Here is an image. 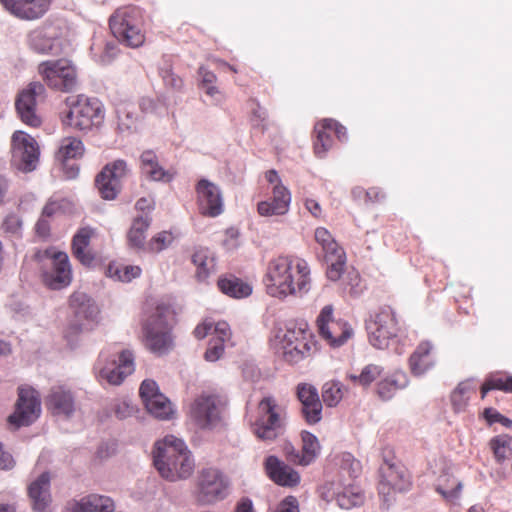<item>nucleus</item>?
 <instances>
[{
	"mask_svg": "<svg viewBox=\"0 0 512 512\" xmlns=\"http://www.w3.org/2000/svg\"><path fill=\"white\" fill-rule=\"evenodd\" d=\"M140 168L142 174L151 181L170 182L174 175L169 170L164 169L158 156L153 150H146L140 156Z\"/></svg>",
	"mask_w": 512,
	"mask_h": 512,
	"instance_id": "7c9ffc66",
	"label": "nucleus"
},
{
	"mask_svg": "<svg viewBox=\"0 0 512 512\" xmlns=\"http://www.w3.org/2000/svg\"><path fill=\"white\" fill-rule=\"evenodd\" d=\"M249 107L251 112L250 123L252 127L264 132L267 129V111L255 99L249 101Z\"/></svg>",
	"mask_w": 512,
	"mask_h": 512,
	"instance_id": "3c124183",
	"label": "nucleus"
},
{
	"mask_svg": "<svg viewBox=\"0 0 512 512\" xmlns=\"http://www.w3.org/2000/svg\"><path fill=\"white\" fill-rule=\"evenodd\" d=\"M512 437L507 434H500L490 439L488 445L498 463L512 458Z\"/></svg>",
	"mask_w": 512,
	"mask_h": 512,
	"instance_id": "79ce46f5",
	"label": "nucleus"
},
{
	"mask_svg": "<svg viewBox=\"0 0 512 512\" xmlns=\"http://www.w3.org/2000/svg\"><path fill=\"white\" fill-rule=\"evenodd\" d=\"M71 313L78 320H92L98 313L95 301L84 292H74L69 298Z\"/></svg>",
	"mask_w": 512,
	"mask_h": 512,
	"instance_id": "473e14b6",
	"label": "nucleus"
},
{
	"mask_svg": "<svg viewBox=\"0 0 512 512\" xmlns=\"http://www.w3.org/2000/svg\"><path fill=\"white\" fill-rule=\"evenodd\" d=\"M302 414L308 424H316L322 419V402L302 405Z\"/></svg>",
	"mask_w": 512,
	"mask_h": 512,
	"instance_id": "680f3d73",
	"label": "nucleus"
},
{
	"mask_svg": "<svg viewBox=\"0 0 512 512\" xmlns=\"http://www.w3.org/2000/svg\"><path fill=\"white\" fill-rule=\"evenodd\" d=\"M314 237L321 246L324 260L327 263V277L333 281L338 280L346 263L344 250L338 245L329 230L324 227L316 228Z\"/></svg>",
	"mask_w": 512,
	"mask_h": 512,
	"instance_id": "9b49d317",
	"label": "nucleus"
},
{
	"mask_svg": "<svg viewBox=\"0 0 512 512\" xmlns=\"http://www.w3.org/2000/svg\"><path fill=\"white\" fill-rule=\"evenodd\" d=\"M114 510V501L108 496L98 494L85 496L71 506V512H113Z\"/></svg>",
	"mask_w": 512,
	"mask_h": 512,
	"instance_id": "72a5a7b5",
	"label": "nucleus"
},
{
	"mask_svg": "<svg viewBox=\"0 0 512 512\" xmlns=\"http://www.w3.org/2000/svg\"><path fill=\"white\" fill-rule=\"evenodd\" d=\"M366 329L370 343L378 349L387 348L401 334L398 322H368Z\"/></svg>",
	"mask_w": 512,
	"mask_h": 512,
	"instance_id": "c85d7f7f",
	"label": "nucleus"
},
{
	"mask_svg": "<svg viewBox=\"0 0 512 512\" xmlns=\"http://www.w3.org/2000/svg\"><path fill=\"white\" fill-rule=\"evenodd\" d=\"M273 512H299L298 500L294 496H287Z\"/></svg>",
	"mask_w": 512,
	"mask_h": 512,
	"instance_id": "338daca9",
	"label": "nucleus"
},
{
	"mask_svg": "<svg viewBox=\"0 0 512 512\" xmlns=\"http://www.w3.org/2000/svg\"><path fill=\"white\" fill-rule=\"evenodd\" d=\"M27 43L38 54L57 55L63 50L61 29L52 23H44L29 32Z\"/></svg>",
	"mask_w": 512,
	"mask_h": 512,
	"instance_id": "2eb2a0df",
	"label": "nucleus"
},
{
	"mask_svg": "<svg viewBox=\"0 0 512 512\" xmlns=\"http://www.w3.org/2000/svg\"><path fill=\"white\" fill-rule=\"evenodd\" d=\"M112 409L119 419H126L136 412L135 406L128 397L115 399L112 404Z\"/></svg>",
	"mask_w": 512,
	"mask_h": 512,
	"instance_id": "5fc2aeb1",
	"label": "nucleus"
},
{
	"mask_svg": "<svg viewBox=\"0 0 512 512\" xmlns=\"http://www.w3.org/2000/svg\"><path fill=\"white\" fill-rule=\"evenodd\" d=\"M199 77L201 88L204 90L205 94L217 100L218 97L221 96V92L218 90L217 87L213 85V83L216 81L215 74L204 67H200Z\"/></svg>",
	"mask_w": 512,
	"mask_h": 512,
	"instance_id": "603ef678",
	"label": "nucleus"
},
{
	"mask_svg": "<svg viewBox=\"0 0 512 512\" xmlns=\"http://www.w3.org/2000/svg\"><path fill=\"white\" fill-rule=\"evenodd\" d=\"M117 52V45L114 42H107L103 52L99 56L94 54V58L100 64L105 65L110 63L116 57Z\"/></svg>",
	"mask_w": 512,
	"mask_h": 512,
	"instance_id": "69168bd1",
	"label": "nucleus"
},
{
	"mask_svg": "<svg viewBox=\"0 0 512 512\" xmlns=\"http://www.w3.org/2000/svg\"><path fill=\"white\" fill-rule=\"evenodd\" d=\"M435 365L434 347L429 341H422L409 357V367L413 375L420 376Z\"/></svg>",
	"mask_w": 512,
	"mask_h": 512,
	"instance_id": "c756f323",
	"label": "nucleus"
},
{
	"mask_svg": "<svg viewBox=\"0 0 512 512\" xmlns=\"http://www.w3.org/2000/svg\"><path fill=\"white\" fill-rule=\"evenodd\" d=\"M318 351L315 336L306 329L303 335L296 338L293 344L284 346V350L279 352L283 359L290 364H297L300 361L312 357Z\"/></svg>",
	"mask_w": 512,
	"mask_h": 512,
	"instance_id": "412c9836",
	"label": "nucleus"
},
{
	"mask_svg": "<svg viewBox=\"0 0 512 512\" xmlns=\"http://www.w3.org/2000/svg\"><path fill=\"white\" fill-rule=\"evenodd\" d=\"M343 398V389L340 382L329 381L322 387V401L329 407L336 406Z\"/></svg>",
	"mask_w": 512,
	"mask_h": 512,
	"instance_id": "09e8293b",
	"label": "nucleus"
},
{
	"mask_svg": "<svg viewBox=\"0 0 512 512\" xmlns=\"http://www.w3.org/2000/svg\"><path fill=\"white\" fill-rule=\"evenodd\" d=\"M405 376L395 374L390 378L380 381L377 385V392L383 400H389L398 389L405 386Z\"/></svg>",
	"mask_w": 512,
	"mask_h": 512,
	"instance_id": "a18cd8bd",
	"label": "nucleus"
},
{
	"mask_svg": "<svg viewBox=\"0 0 512 512\" xmlns=\"http://www.w3.org/2000/svg\"><path fill=\"white\" fill-rule=\"evenodd\" d=\"M118 129L121 132L130 131L136 127L137 116L126 107L117 110Z\"/></svg>",
	"mask_w": 512,
	"mask_h": 512,
	"instance_id": "bf43d9fd",
	"label": "nucleus"
},
{
	"mask_svg": "<svg viewBox=\"0 0 512 512\" xmlns=\"http://www.w3.org/2000/svg\"><path fill=\"white\" fill-rule=\"evenodd\" d=\"M379 494L385 501L396 492H403L410 488L411 480L407 469L399 463L384 461L380 467Z\"/></svg>",
	"mask_w": 512,
	"mask_h": 512,
	"instance_id": "4468645a",
	"label": "nucleus"
},
{
	"mask_svg": "<svg viewBox=\"0 0 512 512\" xmlns=\"http://www.w3.org/2000/svg\"><path fill=\"white\" fill-rule=\"evenodd\" d=\"M190 417L200 428L212 426L219 418L215 397L203 394L196 398L190 408Z\"/></svg>",
	"mask_w": 512,
	"mask_h": 512,
	"instance_id": "5701e85b",
	"label": "nucleus"
},
{
	"mask_svg": "<svg viewBox=\"0 0 512 512\" xmlns=\"http://www.w3.org/2000/svg\"><path fill=\"white\" fill-rule=\"evenodd\" d=\"M302 446L298 451L294 447L286 450L287 459L300 466H308L313 463L320 453V444L315 435L308 431L301 432Z\"/></svg>",
	"mask_w": 512,
	"mask_h": 512,
	"instance_id": "b1692460",
	"label": "nucleus"
},
{
	"mask_svg": "<svg viewBox=\"0 0 512 512\" xmlns=\"http://www.w3.org/2000/svg\"><path fill=\"white\" fill-rule=\"evenodd\" d=\"M1 227L10 237L20 238L22 236L23 221L22 218L15 213L8 214L4 218Z\"/></svg>",
	"mask_w": 512,
	"mask_h": 512,
	"instance_id": "864d4df0",
	"label": "nucleus"
},
{
	"mask_svg": "<svg viewBox=\"0 0 512 512\" xmlns=\"http://www.w3.org/2000/svg\"><path fill=\"white\" fill-rule=\"evenodd\" d=\"M265 285L274 297L302 295L311 288V271L307 261L293 255L272 259L267 267Z\"/></svg>",
	"mask_w": 512,
	"mask_h": 512,
	"instance_id": "f257e3e1",
	"label": "nucleus"
},
{
	"mask_svg": "<svg viewBox=\"0 0 512 512\" xmlns=\"http://www.w3.org/2000/svg\"><path fill=\"white\" fill-rule=\"evenodd\" d=\"M104 119L102 103L97 98H88L84 95L70 104L69 111L63 119V124L79 131H89L99 126Z\"/></svg>",
	"mask_w": 512,
	"mask_h": 512,
	"instance_id": "0eeeda50",
	"label": "nucleus"
},
{
	"mask_svg": "<svg viewBox=\"0 0 512 512\" xmlns=\"http://www.w3.org/2000/svg\"><path fill=\"white\" fill-rule=\"evenodd\" d=\"M53 269L44 274V282L51 289L66 287L71 282V268L65 252H55L52 256Z\"/></svg>",
	"mask_w": 512,
	"mask_h": 512,
	"instance_id": "393cba45",
	"label": "nucleus"
},
{
	"mask_svg": "<svg viewBox=\"0 0 512 512\" xmlns=\"http://www.w3.org/2000/svg\"><path fill=\"white\" fill-rule=\"evenodd\" d=\"M172 235L167 231H162L154 236L147 245L149 251L160 252L167 248L172 242Z\"/></svg>",
	"mask_w": 512,
	"mask_h": 512,
	"instance_id": "e2e57ef3",
	"label": "nucleus"
},
{
	"mask_svg": "<svg viewBox=\"0 0 512 512\" xmlns=\"http://www.w3.org/2000/svg\"><path fill=\"white\" fill-rule=\"evenodd\" d=\"M325 125H328L330 131L333 134V137H336L340 141H344L347 139V131L346 128L333 119H325Z\"/></svg>",
	"mask_w": 512,
	"mask_h": 512,
	"instance_id": "774afa93",
	"label": "nucleus"
},
{
	"mask_svg": "<svg viewBox=\"0 0 512 512\" xmlns=\"http://www.w3.org/2000/svg\"><path fill=\"white\" fill-rule=\"evenodd\" d=\"M50 480V474L43 472L28 486V495L36 512H46L51 503Z\"/></svg>",
	"mask_w": 512,
	"mask_h": 512,
	"instance_id": "cd10ccee",
	"label": "nucleus"
},
{
	"mask_svg": "<svg viewBox=\"0 0 512 512\" xmlns=\"http://www.w3.org/2000/svg\"><path fill=\"white\" fill-rule=\"evenodd\" d=\"M151 222L152 218L147 213L139 215L133 220L127 233V240L130 248L137 251L146 249V232L150 227Z\"/></svg>",
	"mask_w": 512,
	"mask_h": 512,
	"instance_id": "f704fd0d",
	"label": "nucleus"
},
{
	"mask_svg": "<svg viewBox=\"0 0 512 512\" xmlns=\"http://www.w3.org/2000/svg\"><path fill=\"white\" fill-rule=\"evenodd\" d=\"M134 371L135 355L130 349H123L110 355L102 354L95 365L99 381L115 386L120 385Z\"/></svg>",
	"mask_w": 512,
	"mask_h": 512,
	"instance_id": "39448f33",
	"label": "nucleus"
},
{
	"mask_svg": "<svg viewBox=\"0 0 512 512\" xmlns=\"http://www.w3.org/2000/svg\"><path fill=\"white\" fill-rule=\"evenodd\" d=\"M141 341L148 351L157 356L169 353L174 347V337L165 322H146Z\"/></svg>",
	"mask_w": 512,
	"mask_h": 512,
	"instance_id": "f3484780",
	"label": "nucleus"
},
{
	"mask_svg": "<svg viewBox=\"0 0 512 512\" xmlns=\"http://www.w3.org/2000/svg\"><path fill=\"white\" fill-rule=\"evenodd\" d=\"M93 233V229L83 227L77 231L72 239L73 255L85 266H89L94 260L92 254L87 250Z\"/></svg>",
	"mask_w": 512,
	"mask_h": 512,
	"instance_id": "c9c22d12",
	"label": "nucleus"
},
{
	"mask_svg": "<svg viewBox=\"0 0 512 512\" xmlns=\"http://www.w3.org/2000/svg\"><path fill=\"white\" fill-rule=\"evenodd\" d=\"M126 161L117 159L108 163L96 176L95 185L105 200H114L121 191L123 182L130 176Z\"/></svg>",
	"mask_w": 512,
	"mask_h": 512,
	"instance_id": "9d476101",
	"label": "nucleus"
},
{
	"mask_svg": "<svg viewBox=\"0 0 512 512\" xmlns=\"http://www.w3.org/2000/svg\"><path fill=\"white\" fill-rule=\"evenodd\" d=\"M483 417L489 425L500 423L505 427H512V420L500 414L496 409L489 407L483 411Z\"/></svg>",
	"mask_w": 512,
	"mask_h": 512,
	"instance_id": "0e129e2a",
	"label": "nucleus"
},
{
	"mask_svg": "<svg viewBox=\"0 0 512 512\" xmlns=\"http://www.w3.org/2000/svg\"><path fill=\"white\" fill-rule=\"evenodd\" d=\"M46 89L38 81L31 82L21 90L15 101L16 111L23 123L31 127L41 124V117L37 113V101L44 98Z\"/></svg>",
	"mask_w": 512,
	"mask_h": 512,
	"instance_id": "ddd939ff",
	"label": "nucleus"
},
{
	"mask_svg": "<svg viewBox=\"0 0 512 512\" xmlns=\"http://www.w3.org/2000/svg\"><path fill=\"white\" fill-rule=\"evenodd\" d=\"M46 406L54 415L70 417L75 412V399L64 386H54L46 397Z\"/></svg>",
	"mask_w": 512,
	"mask_h": 512,
	"instance_id": "bb28decb",
	"label": "nucleus"
},
{
	"mask_svg": "<svg viewBox=\"0 0 512 512\" xmlns=\"http://www.w3.org/2000/svg\"><path fill=\"white\" fill-rule=\"evenodd\" d=\"M144 311L149 313L153 320H168L175 315V309L170 298H148Z\"/></svg>",
	"mask_w": 512,
	"mask_h": 512,
	"instance_id": "58836bf2",
	"label": "nucleus"
},
{
	"mask_svg": "<svg viewBox=\"0 0 512 512\" xmlns=\"http://www.w3.org/2000/svg\"><path fill=\"white\" fill-rule=\"evenodd\" d=\"M306 329L307 322H277L269 338L270 347L279 353L287 344H293Z\"/></svg>",
	"mask_w": 512,
	"mask_h": 512,
	"instance_id": "4be33fe9",
	"label": "nucleus"
},
{
	"mask_svg": "<svg viewBox=\"0 0 512 512\" xmlns=\"http://www.w3.org/2000/svg\"><path fill=\"white\" fill-rule=\"evenodd\" d=\"M336 501L341 508L351 509L363 504L364 495L357 486L351 485L337 493Z\"/></svg>",
	"mask_w": 512,
	"mask_h": 512,
	"instance_id": "37998d69",
	"label": "nucleus"
},
{
	"mask_svg": "<svg viewBox=\"0 0 512 512\" xmlns=\"http://www.w3.org/2000/svg\"><path fill=\"white\" fill-rule=\"evenodd\" d=\"M52 0H0L12 15L23 20L41 18L49 9Z\"/></svg>",
	"mask_w": 512,
	"mask_h": 512,
	"instance_id": "aec40b11",
	"label": "nucleus"
},
{
	"mask_svg": "<svg viewBox=\"0 0 512 512\" xmlns=\"http://www.w3.org/2000/svg\"><path fill=\"white\" fill-rule=\"evenodd\" d=\"M224 354V338L221 336V333L212 338L209 341L208 348L205 352L204 358L206 361L215 362L219 360Z\"/></svg>",
	"mask_w": 512,
	"mask_h": 512,
	"instance_id": "4d7b16f0",
	"label": "nucleus"
},
{
	"mask_svg": "<svg viewBox=\"0 0 512 512\" xmlns=\"http://www.w3.org/2000/svg\"><path fill=\"white\" fill-rule=\"evenodd\" d=\"M291 202L289 190L282 184L274 185L271 200L261 201L257 211L261 216L284 215L288 212Z\"/></svg>",
	"mask_w": 512,
	"mask_h": 512,
	"instance_id": "a878e982",
	"label": "nucleus"
},
{
	"mask_svg": "<svg viewBox=\"0 0 512 512\" xmlns=\"http://www.w3.org/2000/svg\"><path fill=\"white\" fill-rule=\"evenodd\" d=\"M256 418L251 425L254 435L262 441H274L285 427V411L272 396L264 397L257 405Z\"/></svg>",
	"mask_w": 512,
	"mask_h": 512,
	"instance_id": "7ed1b4c3",
	"label": "nucleus"
},
{
	"mask_svg": "<svg viewBox=\"0 0 512 512\" xmlns=\"http://www.w3.org/2000/svg\"><path fill=\"white\" fill-rule=\"evenodd\" d=\"M491 390L512 393V375L500 371L489 374L481 386V398L484 399Z\"/></svg>",
	"mask_w": 512,
	"mask_h": 512,
	"instance_id": "ea45409f",
	"label": "nucleus"
},
{
	"mask_svg": "<svg viewBox=\"0 0 512 512\" xmlns=\"http://www.w3.org/2000/svg\"><path fill=\"white\" fill-rule=\"evenodd\" d=\"M84 154V145L76 137H65L60 140L55 158L60 163L68 162L82 157Z\"/></svg>",
	"mask_w": 512,
	"mask_h": 512,
	"instance_id": "4c0bfd02",
	"label": "nucleus"
},
{
	"mask_svg": "<svg viewBox=\"0 0 512 512\" xmlns=\"http://www.w3.org/2000/svg\"><path fill=\"white\" fill-rule=\"evenodd\" d=\"M11 164L22 172H31L39 162V147L36 140L23 131H16L11 140Z\"/></svg>",
	"mask_w": 512,
	"mask_h": 512,
	"instance_id": "1a4fd4ad",
	"label": "nucleus"
},
{
	"mask_svg": "<svg viewBox=\"0 0 512 512\" xmlns=\"http://www.w3.org/2000/svg\"><path fill=\"white\" fill-rule=\"evenodd\" d=\"M194 497L202 506L214 505L224 497V473L220 467L207 465L198 471Z\"/></svg>",
	"mask_w": 512,
	"mask_h": 512,
	"instance_id": "6e6552de",
	"label": "nucleus"
},
{
	"mask_svg": "<svg viewBox=\"0 0 512 512\" xmlns=\"http://www.w3.org/2000/svg\"><path fill=\"white\" fill-rule=\"evenodd\" d=\"M41 414L38 392L32 387H19L14 412L8 417L11 426L19 428L35 422Z\"/></svg>",
	"mask_w": 512,
	"mask_h": 512,
	"instance_id": "f8f14e48",
	"label": "nucleus"
},
{
	"mask_svg": "<svg viewBox=\"0 0 512 512\" xmlns=\"http://www.w3.org/2000/svg\"><path fill=\"white\" fill-rule=\"evenodd\" d=\"M192 263L196 267V278L200 282L205 281L215 272V257L209 249L200 248L196 250L192 255Z\"/></svg>",
	"mask_w": 512,
	"mask_h": 512,
	"instance_id": "e433bc0d",
	"label": "nucleus"
},
{
	"mask_svg": "<svg viewBox=\"0 0 512 512\" xmlns=\"http://www.w3.org/2000/svg\"><path fill=\"white\" fill-rule=\"evenodd\" d=\"M297 398L301 404L321 402L317 389L308 383H300L297 386Z\"/></svg>",
	"mask_w": 512,
	"mask_h": 512,
	"instance_id": "13d9d810",
	"label": "nucleus"
},
{
	"mask_svg": "<svg viewBox=\"0 0 512 512\" xmlns=\"http://www.w3.org/2000/svg\"><path fill=\"white\" fill-rule=\"evenodd\" d=\"M160 76L163 79L165 86L175 90L180 91L183 87V81L180 77L174 74L170 64L165 62L159 70Z\"/></svg>",
	"mask_w": 512,
	"mask_h": 512,
	"instance_id": "6e6d98bb",
	"label": "nucleus"
},
{
	"mask_svg": "<svg viewBox=\"0 0 512 512\" xmlns=\"http://www.w3.org/2000/svg\"><path fill=\"white\" fill-rule=\"evenodd\" d=\"M38 73L46 85L56 91L70 93L78 87L77 69L69 59L43 61L38 65Z\"/></svg>",
	"mask_w": 512,
	"mask_h": 512,
	"instance_id": "423d86ee",
	"label": "nucleus"
},
{
	"mask_svg": "<svg viewBox=\"0 0 512 512\" xmlns=\"http://www.w3.org/2000/svg\"><path fill=\"white\" fill-rule=\"evenodd\" d=\"M316 138L314 140V152L317 157L322 158L333 146V134L325 119L318 122L314 127Z\"/></svg>",
	"mask_w": 512,
	"mask_h": 512,
	"instance_id": "a19ab883",
	"label": "nucleus"
},
{
	"mask_svg": "<svg viewBox=\"0 0 512 512\" xmlns=\"http://www.w3.org/2000/svg\"><path fill=\"white\" fill-rule=\"evenodd\" d=\"M265 475L276 485L295 488L301 482L300 473L275 455L267 456L263 461Z\"/></svg>",
	"mask_w": 512,
	"mask_h": 512,
	"instance_id": "a211bd4d",
	"label": "nucleus"
},
{
	"mask_svg": "<svg viewBox=\"0 0 512 512\" xmlns=\"http://www.w3.org/2000/svg\"><path fill=\"white\" fill-rule=\"evenodd\" d=\"M196 192L198 208L203 216L214 218L222 213V196L218 186L202 179L196 186Z\"/></svg>",
	"mask_w": 512,
	"mask_h": 512,
	"instance_id": "6ab92c4d",
	"label": "nucleus"
},
{
	"mask_svg": "<svg viewBox=\"0 0 512 512\" xmlns=\"http://www.w3.org/2000/svg\"><path fill=\"white\" fill-rule=\"evenodd\" d=\"M462 490V483L453 476L444 475L441 477L436 491L447 501L453 502L459 498Z\"/></svg>",
	"mask_w": 512,
	"mask_h": 512,
	"instance_id": "c03bdc74",
	"label": "nucleus"
},
{
	"mask_svg": "<svg viewBox=\"0 0 512 512\" xmlns=\"http://www.w3.org/2000/svg\"><path fill=\"white\" fill-rule=\"evenodd\" d=\"M153 463L160 476L169 482L186 480L195 469L192 452L184 440L174 435H166L155 443Z\"/></svg>",
	"mask_w": 512,
	"mask_h": 512,
	"instance_id": "f03ea898",
	"label": "nucleus"
},
{
	"mask_svg": "<svg viewBox=\"0 0 512 512\" xmlns=\"http://www.w3.org/2000/svg\"><path fill=\"white\" fill-rule=\"evenodd\" d=\"M319 332L332 347L343 345L353 335L348 322H320Z\"/></svg>",
	"mask_w": 512,
	"mask_h": 512,
	"instance_id": "2f4dec72",
	"label": "nucleus"
},
{
	"mask_svg": "<svg viewBox=\"0 0 512 512\" xmlns=\"http://www.w3.org/2000/svg\"><path fill=\"white\" fill-rule=\"evenodd\" d=\"M381 372L382 369L380 366L369 364L362 369L359 375L349 374L348 378L355 385L367 387L381 375Z\"/></svg>",
	"mask_w": 512,
	"mask_h": 512,
	"instance_id": "49530a36",
	"label": "nucleus"
},
{
	"mask_svg": "<svg viewBox=\"0 0 512 512\" xmlns=\"http://www.w3.org/2000/svg\"><path fill=\"white\" fill-rule=\"evenodd\" d=\"M252 293V286L237 277L226 278V295L241 299L248 297Z\"/></svg>",
	"mask_w": 512,
	"mask_h": 512,
	"instance_id": "de8ad7c7",
	"label": "nucleus"
},
{
	"mask_svg": "<svg viewBox=\"0 0 512 512\" xmlns=\"http://www.w3.org/2000/svg\"><path fill=\"white\" fill-rule=\"evenodd\" d=\"M141 274V268L139 266H116L109 265L108 275L121 282H130L132 279L139 277Z\"/></svg>",
	"mask_w": 512,
	"mask_h": 512,
	"instance_id": "8fccbe9b",
	"label": "nucleus"
},
{
	"mask_svg": "<svg viewBox=\"0 0 512 512\" xmlns=\"http://www.w3.org/2000/svg\"><path fill=\"white\" fill-rule=\"evenodd\" d=\"M469 390L470 385L468 383H460L453 391L451 401L456 411H461L466 407L469 400V397L466 396V394Z\"/></svg>",
	"mask_w": 512,
	"mask_h": 512,
	"instance_id": "052dcab7",
	"label": "nucleus"
},
{
	"mask_svg": "<svg viewBox=\"0 0 512 512\" xmlns=\"http://www.w3.org/2000/svg\"><path fill=\"white\" fill-rule=\"evenodd\" d=\"M141 25V11L137 7L117 9L109 19L110 30L114 37L132 48L144 43L145 37Z\"/></svg>",
	"mask_w": 512,
	"mask_h": 512,
	"instance_id": "20e7f679",
	"label": "nucleus"
},
{
	"mask_svg": "<svg viewBox=\"0 0 512 512\" xmlns=\"http://www.w3.org/2000/svg\"><path fill=\"white\" fill-rule=\"evenodd\" d=\"M139 393L150 415L159 420H170L175 414L171 401L159 391L154 380H144L140 386Z\"/></svg>",
	"mask_w": 512,
	"mask_h": 512,
	"instance_id": "dca6fc26",
	"label": "nucleus"
}]
</instances>
